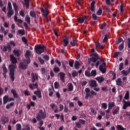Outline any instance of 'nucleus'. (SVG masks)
Listing matches in <instances>:
<instances>
[{
    "instance_id": "4be33fe9",
    "label": "nucleus",
    "mask_w": 130,
    "mask_h": 130,
    "mask_svg": "<svg viewBox=\"0 0 130 130\" xmlns=\"http://www.w3.org/2000/svg\"><path fill=\"white\" fill-rule=\"evenodd\" d=\"M95 4H96V2H95V1H93L90 4V10L91 12H94L95 11Z\"/></svg>"
},
{
    "instance_id": "a211bd4d",
    "label": "nucleus",
    "mask_w": 130,
    "mask_h": 130,
    "mask_svg": "<svg viewBox=\"0 0 130 130\" xmlns=\"http://www.w3.org/2000/svg\"><path fill=\"white\" fill-rule=\"evenodd\" d=\"M29 88L31 89V90H34L35 88H38V84L37 83L30 84L29 85Z\"/></svg>"
},
{
    "instance_id": "7c9ffc66",
    "label": "nucleus",
    "mask_w": 130,
    "mask_h": 130,
    "mask_svg": "<svg viewBox=\"0 0 130 130\" xmlns=\"http://www.w3.org/2000/svg\"><path fill=\"white\" fill-rule=\"evenodd\" d=\"M25 21H26V22H27V23H28V24H30L31 22V18H30V16H29V15H26L25 16Z\"/></svg>"
},
{
    "instance_id": "13d9d810",
    "label": "nucleus",
    "mask_w": 130,
    "mask_h": 130,
    "mask_svg": "<svg viewBox=\"0 0 130 130\" xmlns=\"http://www.w3.org/2000/svg\"><path fill=\"white\" fill-rule=\"evenodd\" d=\"M85 76H86V77H91V73H90V72L88 71H86L85 72Z\"/></svg>"
},
{
    "instance_id": "4468645a",
    "label": "nucleus",
    "mask_w": 130,
    "mask_h": 130,
    "mask_svg": "<svg viewBox=\"0 0 130 130\" xmlns=\"http://www.w3.org/2000/svg\"><path fill=\"white\" fill-rule=\"evenodd\" d=\"M69 39H70V38L68 37H65L63 39V42L64 43V47H67L68 46V45L69 44Z\"/></svg>"
},
{
    "instance_id": "f03ea898",
    "label": "nucleus",
    "mask_w": 130,
    "mask_h": 130,
    "mask_svg": "<svg viewBox=\"0 0 130 130\" xmlns=\"http://www.w3.org/2000/svg\"><path fill=\"white\" fill-rule=\"evenodd\" d=\"M35 50L37 54H41L46 50V47L44 45H36L35 46Z\"/></svg>"
},
{
    "instance_id": "ea45409f",
    "label": "nucleus",
    "mask_w": 130,
    "mask_h": 130,
    "mask_svg": "<svg viewBox=\"0 0 130 130\" xmlns=\"http://www.w3.org/2000/svg\"><path fill=\"white\" fill-rule=\"evenodd\" d=\"M24 6H26V9H29V0H24Z\"/></svg>"
},
{
    "instance_id": "680f3d73",
    "label": "nucleus",
    "mask_w": 130,
    "mask_h": 130,
    "mask_svg": "<svg viewBox=\"0 0 130 130\" xmlns=\"http://www.w3.org/2000/svg\"><path fill=\"white\" fill-rule=\"evenodd\" d=\"M74 62H75V61H74V60L69 61V66H70V67H71V68H73Z\"/></svg>"
},
{
    "instance_id": "6ab92c4d",
    "label": "nucleus",
    "mask_w": 130,
    "mask_h": 130,
    "mask_svg": "<svg viewBox=\"0 0 130 130\" xmlns=\"http://www.w3.org/2000/svg\"><path fill=\"white\" fill-rule=\"evenodd\" d=\"M95 80L98 82V83H100V84L104 82V78L102 76L97 77L95 78Z\"/></svg>"
},
{
    "instance_id": "2eb2a0df",
    "label": "nucleus",
    "mask_w": 130,
    "mask_h": 130,
    "mask_svg": "<svg viewBox=\"0 0 130 130\" xmlns=\"http://www.w3.org/2000/svg\"><path fill=\"white\" fill-rule=\"evenodd\" d=\"M10 59L12 61V63L13 64H16L18 62V60L17 58H16L13 55H10Z\"/></svg>"
},
{
    "instance_id": "20e7f679",
    "label": "nucleus",
    "mask_w": 130,
    "mask_h": 130,
    "mask_svg": "<svg viewBox=\"0 0 130 130\" xmlns=\"http://www.w3.org/2000/svg\"><path fill=\"white\" fill-rule=\"evenodd\" d=\"M9 71H10V78L11 79V81L12 82H14L15 81V69H16V65H13V64H10L9 65Z\"/></svg>"
},
{
    "instance_id": "864d4df0",
    "label": "nucleus",
    "mask_w": 130,
    "mask_h": 130,
    "mask_svg": "<svg viewBox=\"0 0 130 130\" xmlns=\"http://www.w3.org/2000/svg\"><path fill=\"white\" fill-rule=\"evenodd\" d=\"M97 15L99 16H101V15H102V9L101 8H100L99 10L97 12Z\"/></svg>"
},
{
    "instance_id": "e2e57ef3",
    "label": "nucleus",
    "mask_w": 130,
    "mask_h": 130,
    "mask_svg": "<svg viewBox=\"0 0 130 130\" xmlns=\"http://www.w3.org/2000/svg\"><path fill=\"white\" fill-rule=\"evenodd\" d=\"M54 87L55 89H58L59 88V84L57 82L54 83Z\"/></svg>"
},
{
    "instance_id": "774afa93",
    "label": "nucleus",
    "mask_w": 130,
    "mask_h": 130,
    "mask_svg": "<svg viewBox=\"0 0 130 130\" xmlns=\"http://www.w3.org/2000/svg\"><path fill=\"white\" fill-rule=\"evenodd\" d=\"M127 44L128 48L130 49V38H129L127 39Z\"/></svg>"
},
{
    "instance_id": "3c124183",
    "label": "nucleus",
    "mask_w": 130,
    "mask_h": 130,
    "mask_svg": "<svg viewBox=\"0 0 130 130\" xmlns=\"http://www.w3.org/2000/svg\"><path fill=\"white\" fill-rule=\"evenodd\" d=\"M24 94L25 96H30L31 95V93H30V92H29V91L25 90L24 91Z\"/></svg>"
},
{
    "instance_id": "aec40b11",
    "label": "nucleus",
    "mask_w": 130,
    "mask_h": 130,
    "mask_svg": "<svg viewBox=\"0 0 130 130\" xmlns=\"http://www.w3.org/2000/svg\"><path fill=\"white\" fill-rule=\"evenodd\" d=\"M11 93H13V96L14 98H19V95H18V93H17V92L16 91V90L12 89L11 91Z\"/></svg>"
},
{
    "instance_id": "72a5a7b5",
    "label": "nucleus",
    "mask_w": 130,
    "mask_h": 130,
    "mask_svg": "<svg viewBox=\"0 0 130 130\" xmlns=\"http://www.w3.org/2000/svg\"><path fill=\"white\" fill-rule=\"evenodd\" d=\"M75 68L76 70H79V69H80V62H79V61H76L75 62Z\"/></svg>"
},
{
    "instance_id": "0e129e2a",
    "label": "nucleus",
    "mask_w": 130,
    "mask_h": 130,
    "mask_svg": "<svg viewBox=\"0 0 130 130\" xmlns=\"http://www.w3.org/2000/svg\"><path fill=\"white\" fill-rule=\"evenodd\" d=\"M43 58H44V59H45V60H47V61H48V60H49V56L47 55H45L43 56Z\"/></svg>"
},
{
    "instance_id": "9b49d317",
    "label": "nucleus",
    "mask_w": 130,
    "mask_h": 130,
    "mask_svg": "<svg viewBox=\"0 0 130 130\" xmlns=\"http://www.w3.org/2000/svg\"><path fill=\"white\" fill-rule=\"evenodd\" d=\"M59 76L60 77V79L61 81L62 82V83H64L66 81L64 80V79L66 78V73L63 72H60L59 73Z\"/></svg>"
},
{
    "instance_id": "bf43d9fd",
    "label": "nucleus",
    "mask_w": 130,
    "mask_h": 130,
    "mask_svg": "<svg viewBox=\"0 0 130 130\" xmlns=\"http://www.w3.org/2000/svg\"><path fill=\"white\" fill-rule=\"evenodd\" d=\"M79 121L81 124H86V121L85 120L80 119Z\"/></svg>"
},
{
    "instance_id": "69168bd1",
    "label": "nucleus",
    "mask_w": 130,
    "mask_h": 130,
    "mask_svg": "<svg viewBox=\"0 0 130 130\" xmlns=\"http://www.w3.org/2000/svg\"><path fill=\"white\" fill-rule=\"evenodd\" d=\"M87 83H88V82H87L86 81H82V82H81V86H82V87H84V86H86V85H87Z\"/></svg>"
},
{
    "instance_id": "de8ad7c7",
    "label": "nucleus",
    "mask_w": 130,
    "mask_h": 130,
    "mask_svg": "<svg viewBox=\"0 0 130 130\" xmlns=\"http://www.w3.org/2000/svg\"><path fill=\"white\" fill-rule=\"evenodd\" d=\"M38 60L40 62L41 64H44V60L41 58V57H38Z\"/></svg>"
},
{
    "instance_id": "c85d7f7f",
    "label": "nucleus",
    "mask_w": 130,
    "mask_h": 130,
    "mask_svg": "<svg viewBox=\"0 0 130 130\" xmlns=\"http://www.w3.org/2000/svg\"><path fill=\"white\" fill-rule=\"evenodd\" d=\"M119 107H117L113 111V115H115V114H117V113H119Z\"/></svg>"
},
{
    "instance_id": "cd10ccee",
    "label": "nucleus",
    "mask_w": 130,
    "mask_h": 130,
    "mask_svg": "<svg viewBox=\"0 0 130 130\" xmlns=\"http://www.w3.org/2000/svg\"><path fill=\"white\" fill-rule=\"evenodd\" d=\"M123 48H124V42L122 43L118 47V49L120 51H122V50H123Z\"/></svg>"
},
{
    "instance_id": "a878e982",
    "label": "nucleus",
    "mask_w": 130,
    "mask_h": 130,
    "mask_svg": "<svg viewBox=\"0 0 130 130\" xmlns=\"http://www.w3.org/2000/svg\"><path fill=\"white\" fill-rule=\"evenodd\" d=\"M2 121L3 124H6L7 122H9V118H8L7 117H3L2 118Z\"/></svg>"
},
{
    "instance_id": "ddd939ff",
    "label": "nucleus",
    "mask_w": 130,
    "mask_h": 130,
    "mask_svg": "<svg viewBox=\"0 0 130 130\" xmlns=\"http://www.w3.org/2000/svg\"><path fill=\"white\" fill-rule=\"evenodd\" d=\"M19 68L20 70H26L28 68V65L24 64L23 62H20Z\"/></svg>"
},
{
    "instance_id": "2f4dec72",
    "label": "nucleus",
    "mask_w": 130,
    "mask_h": 130,
    "mask_svg": "<svg viewBox=\"0 0 130 130\" xmlns=\"http://www.w3.org/2000/svg\"><path fill=\"white\" fill-rule=\"evenodd\" d=\"M97 75V72L96 70H92L90 73V77H96Z\"/></svg>"
},
{
    "instance_id": "603ef678",
    "label": "nucleus",
    "mask_w": 130,
    "mask_h": 130,
    "mask_svg": "<svg viewBox=\"0 0 130 130\" xmlns=\"http://www.w3.org/2000/svg\"><path fill=\"white\" fill-rule=\"evenodd\" d=\"M22 40L23 42H24V44H27V43H28V40H27V39H26V37H22Z\"/></svg>"
},
{
    "instance_id": "39448f33",
    "label": "nucleus",
    "mask_w": 130,
    "mask_h": 130,
    "mask_svg": "<svg viewBox=\"0 0 130 130\" xmlns=\"http://www.w3.org/2000/svg\"><path fill=\"white\" fill-rule=\"evenodd\" d=\"M85 91L86 92V96H85V99H88L89 97H90V98H92L93 95H94V96H96L97 95V93L94 90H90V88H86L85 89Z\"/></svg>"
},
{
    "instance_id": "0eeeda50",
    "label": "nucleus",
    "mask_w": 130,
    "mask_h": 130,
    "mask_svg": "<svg viewBox=\"0 0 130 130\" xmlns=\"http://www.w3.org/2000/svg\"><path fill=\"white\" fill-rule=\"evenodd\" d=\"M13 6L14 8V10L15 12V15L14 16V21L15 22H17L19 19H18V16H17V15H18V5H17V4H16V3H13Z\"/></svg>"
},
{
    "instance_id": "6e6d98bb",
    "label": "nucleus",
    "mask_w": 130,
    "mask_h": 130,
    "mask_svg": "<svg viewBox=\"0 0 130 130\" xmlns=\"http://www.w3.org/2000/svg\"><path fill=\"white\" fill-rule=\"evenodd\" d=\"M102 107L104 108V109H106L107 108V104L106 103H102Z\"/></svg>"
},
{
    "instance_id": "423d86ee",
    "label": "nucleus",
    "mask_w": 130,
    "mask_h": 130,
    "mask_svg": "<svg viewBox=\"0 0 130 130\" xmlns=\"http://www.w3.org/2000/svg\"><path fill=\"white\" fill-rule=\"evenodd\" d=\"M7 17L8 18H11L12 16L14 15V12L13 10V7H12V3L11 2H8L7 6Z\"/></svg>"
},
{
    "instance_id": "412c9836",
    "label": "nucleus",
    "mask_w": 130,
    "mask_h": 130,
    "mask_svg": "<svg viewBox=\"0 0 130 130\" xmlns=\"http://www.w3.org/2000/svg\"><path fill=\"white\" fill-rule=\"evenodd\" d=\"M77 42H78V41L76 38L73 39V41L70 42V44L73 47L76 46V44H77Z\"/></svg>"
},
{
    "instance_id": "f8f14e48",
    "label": "nucleus",
    "mask_w": 130,
    "mask_h": 130,
    "mask_svg": "<svg viewBox=\"0 0 130 130\" xmlns=\"http://www.w3.org/2000/svg\"><path fill=\"white\" fill-rule=\"evenodd\" d=\"M34 93L35 95H36L39 99H41V98H42V94H41V91L39 90L38 89L36 91H35L34 92Z\"/></svg>"
},
{
    "instance_id": "393cba45",
    "label": "nucleus",
    "mask_w": 130,
    "mask_h": 130,
    "mask_svg": "<svg viewBox=\"0 0 130 130\" xmlns=\"http://www.w3.org/2000/svg\"><path fill=\"white\" fill-rule=\"evenodd\" d=\"M116 85L117 86H121L122 85V81L121 78H118L116 81Z\"/></svg>"
},
{
    "instance_id": "49530a36",
    "label": "nucleus",
    "mask_w": 130,
    "mask_h": 130,
    "mask_svg": "<svg viewBox=\"0 0 130 130\" xmlns=\"http://www.w3.org/2000/svg\"><path fill=\"white\" fill-rule=\"evenodd\" d=\"M30 16L32 18H36V13L33 11H30Z\"/></svg>"
},
{
    "instance_id": "4c0bfd02",
    "label": "nucleus",
    "mask_w": 130,
    "mask_h": 130,
    "mask_svg": "<svg viewBox=\"0 0 130 130\" xmlns=\"http://www.w3.org/2000/svg\"><path fill=\"white\" fill-rule=\"evenodd\" d=\"M53 71L54 73H55L56 74H57V73H59V72H60V69H59V68L57 67H55L54 68Z\"/></svg>"
},
{
    "instance_id": "f257e3e1",
    "label": "nucleus",
    "mask_w": 130,
    "mask_h": 130,
    "mask_svg": "<svg viewBox=\"0 0 130 130\" xmlns=\"http://www.w3.org/2000/svg\"><path fill=\"white\" fill-rule=\"evenodd\" d=\"M92 57L90 58V61L92 62H96L95 67L98 68L101 62H102V64L100 66L99 70L102 72V74H106V63L104 62V60L103 58H99V55L96 53H92L91 54Z\"/></svg>"
},
{
    "instance_id": "1a4fd4ad",
    "label": "nucleus",
    "mask_w": 130,
    "mask_h": 130,
    "mask_svg": "<svg viewBox=\"0 0 130 130\" xmlns=\"http://www.w3.org/2000/svg\"><path fill=\"white\" fill-rule=\"evenodd\" d=\"M89 86L91 87V88H94L95 87L98 86V84H97V82H96L95 80H91L89 82Z\"/></svg>"
},
{
    "instance_id": "c756f323",
    "label": "nucleus",
    "mask_w": 130,
    "mask_h": 130,
    "mask_svg": "<svg viewBox=\"0 0 130 130\" xmlns=\"http://www.w3.org/2000/svg\"><path fill=\"white\" fill-rule=\"evenodd\" d=\"M68 88L69 92H72V91L74 90V85H73V84L72 83H69L68 84Z\"/></svg>"
},
{
    "instance_id": "f3484780",
    "label": "nucleus",
    "mask_w": 130,
    "mask_h": 130,
    "mask_svg": "<svg viewBox=\"0 0 130 130\" xmlns=\"http://www.w3.org/2000/svg\"><path fill=\"white\" fill-rule=\"evenodd\" d=\"M127 107H130V101H124L122 108L125 110Z\"/></svg>"
},
{
    "instance_id": "f704fd0d",
    "label": "nucleus",
    "mask_w": 130,
    "mask_h": 130,
    "mask_svg": "<svg viewBox=\"0 0 130 130\" xmlns=\"http://www.w3.org/2000/svg\"><path fill=\"white\" fill-rule=\"evenodd\" d=\"M78 74V72L76 71H73L72 72V76L73 78H75V77H77Z\"/></svg>"
},
{
    "instance_id": "8fccbe9b",
    "label": "nucleus",
    "mask_w": 130,
    "mask_h": 130,
    "mask_svg": "<svg viewBox=\"0 0 130 130\" xmlns=\"http://www.w3.org/2000/svg\"><path fill=\"white\" fill-rule=\"evenodd\" d=\"M14 53L16 56H17V57H20V53L19 52V50L14 51Z\"/></svg>"
},
{
    "instance_id": "4d7b16f0",
    "label": "nucleus",
    "mask_w": 130,
    "mask_h": 130,
    "mask_svg": "<svg viewBox=\"0 0 130 130\" xmlns=\"http://www.w3.org/2000/svg\"><path fill=\"white\" fill-rule=\"evenodd\" d=\"M24 61L25 63H27V64H29L30 62V58H26V59H24Z\"/></svg>"
},
{
    "instance_id": "e433bc0d",
    "label": "nucleus",
    "mask_w": 130,
    "mask_h": 130,
    "mask_svg": "<svg viewBox=\"0 0 130 130\" xmlns=\"http://www.w3.org/2000/svg\"><path fill=\"white\" fill-rule=\"evenodd\" d=\"M117 130H126V128L123 127V126L121 125H117Z\"/></svg>"
},
{
    "instance_id": "bb28decb",
    "label": "nucleus",
    "mask_w": 130,
    "mask_h": 130,
    "mask_svg": "<svg viewBox=\"0 0 130 130\" xmlns=\"http://www.w3.org/2000/svg\"><path fill=\"white\" fill-rule=\"evenodd\" d=\"M25 58H30L31 56V52L29 50H27L25 54Z\"/></svg>"
},
{
    "instance_id": "5fc2aeb1",
    "label": "nucleus",
    "mask_w": 130,
    "mask_h": 130,
    "mask_svg": "<svg viewBox=\"0 0 130 130\" xmlns=\"http://www.w3.org/2000/svg\"><path fill=\"white\" fill-rule=\"evenodd\" d=\"M22 129V126L21 124H16V130H21Z\"/></svg>"
},
{
    "instance_id": "dca6fc26",
    "label": "nucleus",
    "mask_w": 130,
    "mask_h": 130,
    "mask_svg": "<svg viewBox=\"0 0 130 130\" xmlns=\"http://www.w3.org/2000/svg\"><path fill=\"white\" fill-rule=\"evenodd\" d=\"M32 76V83H35V81L38 80V75L37 74H34V73H31Z\"/></svg>"
},
{
    "instance_id": "a19ab883",
    "label": "nucleus",
    "mask_w": 130,
    "mask_h": 130,
    "mask_svg": "<svg viewBox=\"0 0 130 130\" xmlns=\"http://www.w3.org/2000/svg\"><path fill=\"white\" fill-rule=\"evenodd\" d=\"M77 21L80 24H83V23H84V19L83 18L79 17V18H77Z\"/></svg>"
},
{
    "instance_id": "79ce46f5",
    "label": "nucleus",
    "mask_w": 130,
    "mask_h": 130,
    "mask_svg": "<svg viewBox=\"0 0 130 130\" xmlns=\"http://www.w3.org/2000/svg\"><path fill=\"white\" fill-rule=\"evenodd\" d=\"M115 0H106V4L108 6H109L111 3H114Z\"/></svg>"
},
{
    "instance_id": "6e6552de",
    "label": "nucleus",
    "mask_w": 130,
    "mask_h": 130,
    "mask_svg": "<svg viewBox=\"0 0 130 130\" xmlns=\"http://www.w3.org/2000/svg\"><path fill=\"white\" fill-rule=\"evenodd\" d=\"M10 45V44L7 43V46H4L3 48V46H1V49H2V51H4V52H6L7 50H8V52H10L11 50H12V48Z\"/></svg>"
},
{
    "instance_id": "37998d69",
    "label": "nucleus",
    "mask_w": 130,
    "mask_h": 130,
    "mask_svg": "<svg viewBox=\"0 0 130 130\" xmlns=\"http://www.w3.org/2000/svg\"><path fill=\"white\" fill-rule=\"evenodd\" d=\"M14 104H15L14 103H10L9 104H8L6 106L7 109H10V108H11V107H12V106H14Z\"/></svg>"
},
{
    "instance_id": "052dcab7",
    "label": "nucleus",
    "mask_w": 130,
    "mask_h": 130,
    "mask_svg": "<svg viewBox=\"0 0 130 130\" xmlns=\"http://www.w3.org/2000/svg\"><path fill=\"white\" fill-rule=\"evenodd\" d=\"M46 72V69H45V68H42L41 69V74H42V75H44L45 74Z\"/></svg>"
},
{
    "instance_id": "c9c22d12",
    "label": "nucleus",
    "mask_w": 130,
    "mask_h": 130,
    "mask_svg": "<svg viewBox=\"0 0 130 130\" xmlns=\"http://www.w3.org/2000/svg\"><path fill=\"white\" fill-rule=\"evenodd\" d=\"M124 99L126 100H128L129 99V92L128 91H126L124 96Z\"/></svg>"
},
{
    "instance_id": "7ed1b4c3",
    "label": "nucleus",
    "mask_w": 130,
    "mask_h": 130,
    "mask_svg": "<svg viewBox=\"0 0 130 130\" xmlns=\"http://www.w3.org/2000/svg\"><path fill=\"white\" fill-rule=\"evenodd\" d=\"M36 118L38 121H40L42 119H45L46 118V112H43L42 110H40L37 114Z\"/></svg>"
},
{
    "instance_id": "5701e85b",
    "label": "nucleus",
    "mask_w": 130,
    "mask_h": 130,
    "mask_svg": "<svg viewBox=\"0 0 130 130\" xmlns=\"http://www.w3.org/2000/svg\"><path fill=\"white\" fill-rule=\"evenodd\" d=\"M17 35H21V36H23L25 35V30L24 29H19L17 33Z\"/></svg>"
},
{
    "instance_id": "58836bf2",
    "label": "nucleus",
    "mask_w": 130,
    "mask_h": 130,
    "mask_svg": "<svg viewBox=\"0 0 130 130\" xmlns=\"http://www.w3.org/2000/svg\"><path fill=\"white\" fill-rule=\"evenodd\" d=\"M2 69H3V73H8V70L7 69V67H6L5 64H3V65L2 66Z\"/></svg>"
},
{
    "instance_id": "09e8293b",
    "label": "nucleus",
    "mask_w": 130,
    "mask_h": 130,
    "mask_svg": "<svg viewBox=\"0 0 130 130\" xmlns=\"http://www.w3.org/2000/svg\"><path fill=\"white\" fill-rule=\"evenodd\" d=\"M123 70V62H121L119 65V71H122Z\"/></svg>"
},
{
    "instance_id": "338daca9",
    "label": "nucleus",
    "mask_w": 130,
    "mask_h": 130,
    "mask_svg": "<svg viewBox=\"0 0 130 130\" xmlns=\"http://www.w3.org/2000/svg\"><path fill=\"white\" fill-rule=\"evenodd\" d=\"M120 42H122V39L119 38L117 41L116 42V44H119Z\"/></svg>"
},
{
    "instance_id": "a18cd8bd",
    "label": "nucleus",
    "mask_w": 130,
    "mask_h": 130,
    "mask_svg": "<svg viewBox=\"0 0 130 130\" xmlns=\"http://www.w3.org/2000/svg\"><path fill=\"white\" fill-rule=\"evenodd\" d=\"M122 75H123V76H127V75H128V74H129V73H128V72L125 71V70H123L121 72Z\"/></svg>"
},
{
    "instance_id": "473e14b6",
    "label": "nucleus",
    "mask_w": 130,
    "mask_h": 130,
    "mask_svg": "<svg viewBox=\"0 0 130 130\" xmlns=\"http://www.w3.org/2000/svg\"><path fill=\"white\" fill-rule=\"evenodd\" d=\"M123 3H121V5L120 6V8L119 10L120 11V14H121V15H122V14H123Z\"/></svg>"
},
{
    "instance_id": "9d476101",
    "label": "nucleus",
    "mask_w": 130,
    "mask_h": 130,
    "mask_svg": "<svg viewBox=\"0 0 130 130\" xmlns=\"http://www.w3.org/2000/svg\"><path fill=\"white\" fill-rule=\"evenodd\" d=\"M40 10L43 13V16L45 17V18H46V17L48 16V10H47V8H45L44 9L43 8H41Z\"/></svg>"
},
{
    "instance_id": "b1692460",
    "label": "nucleus",
    "mask_w": 130,
    "mask_h": 130,
    "mask_svg": "<svg viewBox=\"0 0 130 130\" xmlns=\"http://www.w3.org/2000/svg\"><path fill=\"white\" fill-rule=\"evenodd\" d=\"M9 102V96L8 95H5L3 98V103L4 104H7Z\"/></svg>"
},
{
    "instance_id": "c03bdc74",
    "label": "nucleus",
    "mask_w": 130,
    "mask_h": 130,
    "mask_svg": "<svg viewBox=\"0 0 130 130\" xmlns=\"http://www.w3.org/2000/svg\"><path fill=\"white\" fill-rule=\"evenodd\" d=\"M115 106V104L114 103H111L109 104V109H112V107H114Z\"/></svg>"
}]
</instances>
